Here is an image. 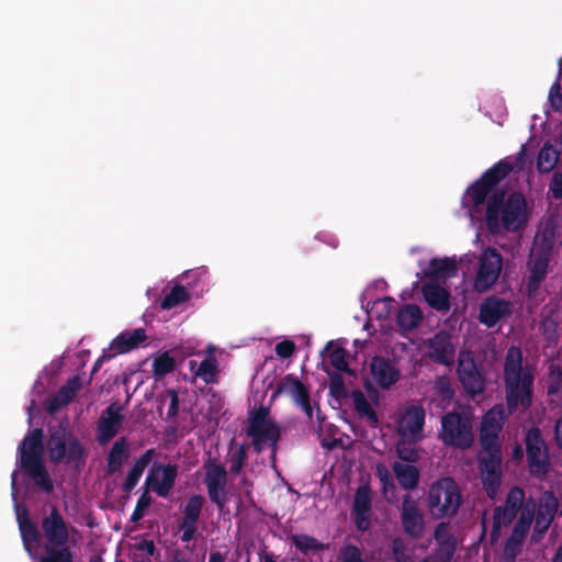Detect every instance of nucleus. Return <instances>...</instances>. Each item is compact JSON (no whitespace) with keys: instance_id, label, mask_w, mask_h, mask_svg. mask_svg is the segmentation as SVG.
<instances>
[{"instance_id":"09e8293b","label":"nucleus","mask_w":562,"mask_h":562,"mask_svg":"<svg viewBox=\"0 0 562 562\" xmlns=\"http://www.w3.org/2000/svg\"><path fill=\"white\" fill-rule=\"evenodd\" d=\"M435 392L445 402H450L454 396V390L446 376H439L435 381Z\"/></svg>"},{"instance_id":"603ef678","label":"nucleus","mask_w":562,"mask_h":562,"mask_svg":"<svg viewBox=\"0 0 562 562\" xmlns=\"http://www.w3.org/2000/svg\"><path fill=\"white\" fill-rule=\"evenodd\" d=\"M300 380L294 376L293 374H286L284 378L280 380V382L277 385V390L273 394V396L278 394H286L292 396V394L295 391V384H299Z\"/></svg>"},{"instance_id":"5fc2aeb1","label":"nucleus","mask_w":562,"mask_h":562,"mask_svg":"<svg viewBox=\"0 0 562 562\" xmlns=\"http://www.w3.org/2000/svg\"><path fill=\"white\" fill-rule=\"evenodd\" d=\"M517 517L513 512L506 509L504 506H496L493 510V520L501 522L508 527Z\"/></svg>"},{"instance_id":"a211bd4d","label":"nucleus","mask_w":562,"mask_h":562,"mask_svg":"<svg viewBox=\"0 0 562 562\" xmlns=\"http://www.w3.org/2000/svg\"><path fill=\"white\" fill-rule=\"evenodd\" d=\"M551 257V247L542 246L531 251L528 262L529 277L527 291L533 295L548 273L549 261Z\"/></svg>"},{"instance_id":"c85d7f7f","label":"nucleus","mask_w":562,"mask_h":562,"mask_svg":"<svg viewBox=\"0 0 562 562\" xmlns=\"http://www.w3.org/2000/svg\"><path fill=\"white\" fill-rule=\"evenodd\" d=\"M429 357L439 364L450 366L453 363L454 347L450 338L445 334H436L429 340Z\"/></svg>"},{"instance_id":"4c0bfd02","label":"nucleus","mask_w":562,"mask_h":562,"mask_svg":"<svg viewBox=\"0 0 562 562\" xmlns=\"http://www.w3.org/2000/svg\"><path fill=\"white\" fill-rule=\"evenodd\" d=\"M479 316H510L509 304L495 296L487 297L481 305Z\"/></svg>"},{"instance_id":"49530a36","label":"nucleus","mask_w":562,"mask_h":562,"mask_svg":"<svg viewBox=\"0 0 562 562\" xmlns=\"http://www.w3.org/2000/svg\"><path fill=\"white\" fill-rule=\"evenodd\" d=\"M330 364L341 372H349L347 351L341 347H336L329 351Z\"/></svg>"},{"instance_id":"a878e982","label":"nucleus","mask_w":562,"mask_h":562,"mask_svg":"<svg viewBox=\"0 0 562 562\" xmlns=\"http://www.w3.org/2000/svg\"><path fill=\"white\" fill-rule=\"evenodd\" d=\"M156 456V450L150 448L146 450L143 454H140L133 463L131 469L128 470L124 481L122 482L121 488L126 495L130 497L132 491L138 484L145 469L150 464L154 457Z\"/></svg>"},{"instance_id":"cd10ccee","label":"nucleus","mask_w":562,"mask_h":562,"mask_svg":"<svg viewBox=\"0 0 562 562\" xmlns=\"http://www.w3.org/2000/svg\"><path fill=\"white\" fill-rule=\"evenodd\" d=\"M425 409L419 405L407 407L400 422V430L414 439H419L425 425Z\"/></svg>"},{"instance_id":"e2e57ef3","label":"nucleus","mask_w":562,"mask_h":562,"mask_svg":"<svg viewBox=\"0 0 562 562\" xmlns=\"http://www.w3.org/2000/svg\"><path fill=\"white\" fill-rule=\"evenodd\" d=\"M549 99L554 109L559 110L562 105L561 86L559 82H554L549 92Z\"/></svg>"},{"instance_id":"423d86ee","label":"nucleus","mask_w":562,"mask_h":562,"mask_svg":"<svg viewBox=\"0 0 562 562\" xmlns=\"http://www.w3.org/2000/svg\"><path fill=\"white\" fill-rule=\"evenodd\" d=\"M462 503L460 488L452 477L446 476L429 487L427 505L434 518L451 517Z\"/></svg>"},{"instance_id":"aec40b11","label":"nucleus","mask_w":562,"mask_h":562,"mask_svg":"<svg viewBox=\"0 0 562 562\" xmlns=\"http://www.w3.org/2000/svg\"><path fill=\"white\" fill-rule=\"evenodd\" d=\"M44 431L42 428H34L23 438L19 445L20 467L44 461L43 445Z\"/></svg>"},{"instance_id":"0eeeda50","label":"nucleus","mask_w":562,"mask_h":562,"mask_svg":"<svg viewBox=\"0 0 562 562\" xmlns=\"http://www.w3.org/2000/svg\"><path fill=\"white\" fill-rule=\"evenodd\" d=\"M440 438L446 446L468 449L474 441L473 416L471 412L452 411L441 418Z\"/></svg>"},{"instance_id":"c03bdc74","label":"nucleus","mask_w":562,"mask_h":562,"mask_svg":"<svg viewBox=\"0 0 562 562\" xmlns=\"http://www.w3.org/2000/svg\"><path fill=\"white\" fill-rule=\"evenodd\" d=\"M247 447L245 445L237 446L231 451L229 456V472L234 475H239L246 461H247Z\"/></svg>"},{"instance_id":"6e6d98bb","label":"nucleus","mask_w":562,"mask_h":562,"mask_svg":"<svg viewBox=\"0 0 562 562\" xmlns=\"http://www.w3.org/2000/svg\"><path fill=\"white\" fill-rule=\"evenodd\" d=\"M165 395L170 400V404L167 411V419H172L179 413L178 391L175 389H168L166 390Z\"/></svg>"},{"instance_id":"a18cd8bd","label":"nucleus","mask_w":562,"mask_h":562,"mask_svg":"<svg viewBox=\"0 0 562 562\" xmlns=\"http://www.w3.org/2000/svg\"><path fill=\"white\" fill-rule=\"evenodd\" d=\"M391 551L394 562H414L413 557L408 552L407 544L400 537L392 540Z\"/></svg>"},{"instance_id":"69168bd1","label":"nucleus","mask_w":562,"mask_h":562,"mask_svg":"<svg viewBox=\"0 0 562 562\" xmlns=\"http://www.w3.org/2000/svg\"><path fill=\"white\" fill-rule=\"evenodd\" d=\"M503 527H505V526L496 520H493V526H492V530H491V535H490V540H491L492 544H495L498 541V539L501 537V529Z\"/></svg>"},{"instance_id":"473e14b6","label":"nucleus","mask_w":562,"mask_h":562,"mask_svg":"<svg viewBox=\"0 0 562 562\" xmlns=\"http://www.w3.org/2000/svg\"><path fill=\"white\" fill-rule=\"evenodd\" d=\"M392 470L398 484L404 490L412 491L417 487L420 479V473L417 467L395 461L392 464Z\"/></svg>"},{"instance_id":"4be33fe9","label":"nucleus","mask_w":562,"mask_h":562,"mask_svg":"<svg viewBox=\"0 0 562 562\" xmlns=\"http://www.w3.org/2000/svg\"><path fill=\"white\" fill-rule=\"evenodd\" d=\"M192 301L193 297L189 292L173 278L162 289L159 307L161 311L183 308L188 307Z\"/></svg>"},{"instance_id":"1a4fd4ad","label":"nucleus","mask_w":562,"mask_h":562,"mask_svg":"<svg viewBox=\"0 0 562 562\" xmlns=\"http://www.w3.org/2000/svg\"><path fill=\"white\" fill-rule=\"evenodd\" d=\"M526 454L531 475L542 477L550 470L548 448L538 427H531L525 437Z\"/></svg>"},{"instance_id":"864d4df0","label":"nucleus","mask_w":562,"mask_h":562,"mask_svg":"<svg viewBox=\"0 0 562 562\" xmlns=\"http://www.w3.org/2000/svg\"><path fill=\"white\" fill-rule=\"evenodd\" d=\"M397 457L405 462L414 463L418 460L417 450L412 447L409 443H398L396 446Z\"/></svg>"},{"instance_id":"f3484780","label":"nucleus","mask_w":562,"mask_h":562,"mask_svg":"<svg viewBox=\"0 0 562 562\" xmlns=\"http://www.w3.org/2000/svg\"><path fill=\"white\" fill-rule=\"evenodd\" d=\"M124 406L120 402L111 403L101 414L97 427V440L99 445H108L120 430L123 422Z\"/></svg>"},{"instance_id":"de8ad7c7","label":"nucleus","mask_w":562,"mask_h":562,"mask_svg":"<svg viewBox=\"0 0 562 562\" xmlns=\"http://www.w3.org/2000/svg\"><path fill=\"white\" fill-rule=\"evenodd\" d=\"M80 387V378L78 375H75L68 379L67 382L63 386H60L58 393H60V397H63L69 404L74 400Z\"/></svg>"},{"instance_id":"2f4dec72","label":"nucleus","mask_w":562,"mask_h":562,"mask_svg":"<svg viewBox=\"0 0 562 562\" xmlns=\"http://www.w3.org/2000/svg\"><path fill=\"white\" fill-rule=\"evenodd\" d=\"M22 470L33 480L34 484L45 492L46 494H50L54 491V481L50 477L44 461L27 464L21 467Z\"/></svg>"},{"instance_id":"dca6fc26","label":"nucleus","mask_w":562,"mask_h":562,"mask_svg":"<svg viewBox=\"0 0 562 562\" xmlns=\"http://www.w3.org/2000/svg\"><path fill=\"white\" fill-rule=\"evenodd\" d=\"M401 521L404 532L412 539L418 540L425 532L424 515L417 501L409 494L403 496L401 505Z\"/></svg>"},{"instance_id":"7ed1b4c3","label":"nucleus","mask_w":562,"mask_h":562,"mask_svg":"<svg viewBox=\"0 0 562 562\" xmlns=\"http://www.w3.org/2000/svg\"><path fill=\"white\" fill-rule=\"evenodd\" d=\"M533 375L522 367V353L520 348L510 347L505 357L504 383L505 398L509 413L519 407L527 411L532 405Z\"/></svg>"},{"instance_id":"8fccbe9b","label":"nucleus","mask_w":562,"mask_h":562,"mask_svg":"<svg viewBox=\"0 0 562 562\" xmlns=\"http://www.w3.org/2000/svg\"><path fill=\"white\" fill-rule=\"evenodd\" d=\"M338 562H364L361 550L355 544H346L340 549Z\"/></svg>"},{"instance_id":"5701e85b","label":"nucleus","mask_w":562,"mask_h":562,"mask_svg":"<svg viewBox=\"0 0 562 562\" xmlns=\"http://www.w3.org/2000/svg\"><path fill=\"white\" fill-rule=\"evenodd\" d=\"M372 507L371 490L369 485H360L355 494L352 515L356 527L366 531L370 526V512Z\"/></svg>"},{"instance_id":"72a5a7b5","label":"nucleus","mask_w":562,"mask_h":562,"mask_svg":"<svg viewBox=\"0 0 562 562\" xmlns=\"http://www.w3.org/2000/svg\"><path fill=\"white\" fill-rule=\"evenodd\" d=\"M146 333L142 328L120 334L111 344V347L119 353H124L145 341Z\"/></svg>"},{"instance_id":"9b49d317","label":"nucleus","mask_w":562,"mask_h":562,"mask_svg":"<svg viewBox=\"0 0 562 562\" xmlns=\"http://www.w3.org/2000/svg\"><path fill=\"white\" fill-rule=\"evenodd\" d=\"M535 516V506L529 503L524 512L519 515L512 532L503 547L502 559L505 562H515L521 553L526 537L530 530Z\"/></svg>"},{"instance_id":"e433bc0d","label":"nucleus","mask_w":562,"mask_h":562,"mask_svg":"<svg viewBox=\"0 0 562 562\" xmlns=\"http://www.w3.org/2000/svg\"><path fill=\"white\" fill-rule=\"evenodd\" d=\"M352 401L356 412L360 417H367L372 427L378 426L379 418L376 412L368 402L366 395L360 390L352 392Z\"/></svg>"},{"instance_id":"f8f14e48","label":"nucleus","mask_w":562,"mask_h":562,"mask_svg":"<svg viewBox=\"0 0 562 562\" xmlns=\"http://www.w3.org/2000/svg\"><path fill=\"white\" fill-rule=\"evenodd\" d=\"M503 267L501 254L492 247L482 251L480 266L474 280V288L479 292H485L497 281Z\"/></svg>"},{"instance_id":"0e129e2a","label":"nucleus","mask_w":562,"mask_h":562,"mask_svg":"<svg viewBox=\"0 0 562 562\" xmlns=\"http://www.w3.org/2000/svg\"><path fill=\"white\" fill-rule=\"evenodd\" d=\"M561 385H562V372L560 370H558L557 375L553 376L551 379V381L549 382L548 394L552 395V394L558 393V391L560 390Z\"/></svg>"},{"instance_id":"052dcab7","label":"nucleus","mask_w":562,"mask_h":562,"mask_svg":"<svg viewBox=\"0 0 562 562\" xmlns=\"http://www.w3.org/2000/svg\"><path fill=\"white\" fill-rule=\"evenodd\" d=\"M179 529L182 531L181 541L190 542L196 532V524L179 522Z\"/></svg>"},{"instance_id":"c9c22d12","label":"nucleus","mask_w":562,"mask_h":562,"mask_svg":"<svg viewBox=\"0 0 562 562\" xmlns=\"http://www.w3.org/2000/svg\"><path fill=\"white\" fill-rule=\"evenodd\" d=\"M525 491L519 486H513L506 494L505 504L503 505L506 509L513 512L515 515H519L524 509L531 503L536 507L533 498H529L525 502Z\"/></svg>"},{"instance_id":"c756f323","label":"nucleus","mask_w":562,"mask_h":562,"mask_svg":"<svg viewBox=\"0 0 562 562\" xmlns=\"http://www.w3.org/2000/svg\"><path fill=\"white\" fill-rule=\"evenodd\" d=\"M130 458V442L126 437L114 441L106 457V472L114 474L119 472Z\"/></svg>"},{"instance_id":"f257e3e1","label":"nucleus","mask_w":562,"mask_h":562,"mask_svg":"<svg viewBox=\"0 0 562 562\" xmlns=\"http://www.w3.org/2000/svg\"><path fill=\"white\" fill-rule=\"evenodd\" d=\"M514 170V165L502 159L488 168L475 180L463 195V205L469 209L471 216L481 212L487 201L485 211L486 227L492 234L501 231L516 232L526 223V199L520 192H512L506 198V191L495 189Z\"/></svg>"},{"instance_id":"4d7b16f0","label":"nucleus","mask_w":562,"mask_h":562,"mask_svg":"<svg viewBox=\"0 0 562 562\" xmlns=\"http://www.w3.org/2000/svg\"><path fill=\"white\" fill-rule=\"evenodd\" d=\"M68 405V403L60 397V393H56L46 401L45 408L49 414H55L60 411L64 406Z\"/></svg>"},{"instance_id":"774afa93","label":"nucleus","mask_w":562,"mask_h":562,"mask_svg":"<svg viewBox=\"0 0 562 562\" xmlns=\"http://www.w3.org/2000/svg\"><path fill=\"white\" fill-rule=\"evenodd\" d=\"M554 439L557 446L562 448V417L559 418L554 425Z\"/></svg>"},{"instance_id":"393cba45","label":"nucleus","mask_w":562,"mask_h":562,"mask_svg":"<svg viewBox=\"0 0 562 562\" xmlns=\"http://www.w3.org/2000/svg\"><path fill=\"white\" fill-rule=\"evenodd\" d=\"M458 267L456 260L450 258H432L429 260L428 267L417 273V278H428L431 282L439 280H448L457 276Z\"/></svg>"},{"instance_id":"20e7f679","label":"nucleus","mask_w":562,"mask_h":562,"mask_svg":"<svg viewBox=\"0 0 562 562\" xmlns=\"http://www.w3.org/2000/svg\"><path fill=\"white\" fill-rule=\"evenodd\" d=\"M46 449L52 463H65L77 472L82 470L88 457L82 442L72 434L68 424L64 423L49 428Z\"/></svg>"},{"instance_id":"9d476101","label":"nucleus","mask_w":562,"mask_h":562,"mask_svg":"<svg viewBox=\"0 0 562 562\" xmlns=\"http://www.w3.org/2000/svg\"><path fill=\"white\" fill-rule=\"evenodd\" d=\"M204 484L206 486L210 501L216 505L220 512H224L228 503L227 471L225 467L218 463L215 459L209 460L204 464Z\"/></svg>"},{"instance_id":"ddd939ff","label":"nucleus","mask_w":562,"mask_h":562,"mask_svg":"<svg viewBox=\"0 0 562 562\" xmlns=\"http://www.w3.org/2000/svg\"><path fill=\"white\" fill-rule=\"evenodd\" d=\"M457 373L464 392L471 398L483 394L485 390V376L477 368L474 358L470 353L459 357Z\"/></svg>"},{"instance_id":"58836bf2","label":"nucleus","mask_w":562,"mask_h":562,"mask_svg":"<svg viewBox=\"0 0 562 562\" xmlns=\"http://www.w3.org/2000/svg\"><path fill=\"white\" fill-rule=\"evenodd\" d=\"M289 539L295 549L304 554L318 552L325 548V546L316 538L304 533L292 535Z\"/></svg>"},{"instance_id":"13d9d810","label":"nucleus","mask_w":562,"mask_h":562,"mask_svg":"<svg viewBox=\"0 0 562 562\" xmlns=\"http://www.w3.org/2000/svg\"><path fill=\"white\" fill-rule=\"evenodd\" d=\"M276 353L282 359L290 358L295 351V345L292 340H283L276 345Z\"/></svg>"},{"instance_id":"3c124183","label":"nucleus","mask_w":562,"mask_h":562,"mask_svg":"<svg viewBox=\"0 0 562 562\" xmlns=\"http://www.w3.org/2000/svg\"><path fill=\"white\" fill-rule=\"evenodd\" d=\"M329 393L337 400L347 397L348 393L345 386L344 378L339 373L330 376Z\"/></svg>"},{"instance_id":"f03ea898","label":"nucleus","mask_w":562,"mask_h":562,"mask_svg":"<svg viewBox=\"0 0 562 562\" xmlns=\"http://www.w3.org/2000/svg\"><path fill=\"white\" fill-rule=\"evenodd\" d=\"M16 520L26 551H31L32 546L38 544L42 539L46 541L45 555L38 562H74L75 553L67 546L68 525L57 506L50 507L49 513L42 518L40 527L32 521L26 508L16 510Z\"/></svg>"},{"instance_id":"680f3d73","label":"nucleus","mask_w":562,"mask_h":562,"mask_svg":"<svg viewBox=\"0 0 562 562\" xmlns=\"http://www.w3.org/2000/svg\"><path fill=\"white\" fill-rule=\"evenodd\" d=\"M291 397L299 405L302 402H307V400H310V392L307 387L300 381L299 384H295V391Z\"/></svg>"},{"instance_id":"bb28decb","label":"nucleus","mask_w":562,"mask_h":562,"mask_svg":"<svg viewBox=\"0 0 562 562\" xmlns=\"http://www.w3.org/2000/svg\"><path fill=\"white\" fill-rule=\"evenodd\" d=\"M422 294L425 302L439 313L450 310V292L436 282H426L422 285Z\"/></svg>"},{"instance_id":"bf43d9fd","label":"nucleus","mask_w":562,"mask_h":562,"mask_svg":"<svg viewBox=\"0 0 562 562\" xmlns=\"http://www.w3.org/2000/svg\"><path fill=\"white\" fill-rule=\"evenodd\" d=\"M549 190L554 200L562 199V175L555 173L550 182Z\"/></svg>"},{"instance_id":"37998d69","label":"nucleus","mask_w":562,"mask_h":562,"mask_svg":"<svg viewBox=\"0 0 562 562\" xmlns=\"http://www.w3.org/2000/svg\"><path fill=\"white\" fill-rule=\"evenodd\" d=\"M176 368V360L169 352H162L153 362V373L156 376H164L172 372Z\"/></svg>"},{"instance_id":"39448f33","label":"nucleus","mask_w":562,"mask_h":562,"mask_svg":"<svg viewBox=\"0 0 562 562\" xmlns=\"http://www.w3.org/2000/svg\"><path fill=\"white\" fill-rule=\"evenodd\" d=\"M246 434L251 438V446L256 453H261L268 447L271 449V459H276L281 427L270 417L268 407L260 406L249 412Z\"/></svg>"},{"instance_id":"6ab92c4d","label":"nucleus","mask_w":562,"mask_h":562,"mask_svg":"<svg viewBox=\"0 0 562 562\" xmlns=\"http://www.w3.org/2000/svg\"><path fill=\"white\" fill-rule=\"evenodd\" d=\"M177 281L189 292L193 300H199L210 290V273L204 266L183 271Z\"/></svg>"},{"instance_id":"f704fd0d","label":"nucleus","mask_w":562,"mask_h":562,"mask_svg":"<svg viewBox=\"0 0 562 562\" xmlns=\"http://www.w3.org/2000/svg\"><path fill=\"white\" fill-rule=\"evenodd\" d=\"M487 417L484 418L483 428L480 435L481 451L479 454H502V447L498 438L499 427L493 430L487 429Z\"/></svg>"},{"instance_id":"338daca9","label":"nucleus","mask_w":562,"mask_h":562,"mask_svg":"<svg viewBox=\"0 0 562 562\" xmlns=\"http://www.w3.org/2000/svg\"><path fill=\"white\" fill-rule=\"evenodd\" d=\"M401 326H407L408 328H417L420 326L424 318H396Z\"/></svg>"},{"instance_id":"ea45409f","label":"nucleus","mask_w":562,"mask_h":562,"mask_svg":"<svg viewBox=\"0 0 562 562\" xmlns=\"http://www.w3.org/2000/svg\"><path fill=\"white\" fill-rule=\"evenodd\" d=\"M559 159V153L553 148L552 145L546 144L539 151L537 158V168L541 173H548L557 165Z\"/></svg>"},{"instance_id":"412c9836","label":"nucleus","mask_w":562,"mask_h":562,"mask_svg":"<svg viewBox=\"0 0 562 562\" xmlns=\"http://www.w3.org/2000/svg\"><path fill=\"white\" fill-rule=\"evenodd\" d=\"M370 371L375 383L383 390H389L400 380V369L394 361L382 356H374L370 362Z\"/></svg>"},{"instance_id":"2eb2a0df","label":"nucleus","mask_w":562,"mask_h":562,"mask_svg":"<svg viewBox=\"0 0 562 562\" xmlns=\"http://www.w3.org/2000/svg\"><path fill=\"white\" fill-rule=\"evenodd\" d=\"M477 467L486 495L494 499L502 482V454H479Z\"/></svg>"},{"instance_id":"b1692460","label":"nucleus","mask_w":562,"mask_h":562,"mask_svg":"<svg viewBox=\"0 0 562 562\" xmlns=\"http://www.w3.org/2000/svg\"><path fill=\"white\" fill-rule=\"evenodd\" d=\"M165 484H157L151 475L146 476L145 483L142 487V494L139 495L135 508L131 516V521L137 522L145 516V512L153 503V497L150 496V492H155L157 495H165L167 493L168 486L166 482Z\"/></svg>"},{"instance_id":"a19ab883","label":"nucleus","mask_w":562,"mask_h":562,"mask_svg":"<svg viewBox=\"0 0 562 562\" xmlns=\"http://www.w3.org/2000/svg\"><path fill=\"white\" fill-rule=\"evenodd\" d=\"M204 502L205 499L202 495H192L184 506L180 522L198 524Z\"/></svg>"},{"instance_id":"7c9ffc66","label":"nucleus","mask_w":562,"mask_h":562,"mask_svg":"<svg viewBox=\"0 0 562 562\" xmlns=\"http://www.w3.org/2000/svg\"><path fill=\"white\" fill-rule=\"evenodd\" d=\"M149 475L153 476L158 485L165 484L164 482L167 483V493L165 495H158L159 497L166 498L176 484V480L178 477V467L176 464H164L155 461L147 473V476Z\"/></svg>"},{"instance_id":"4468645a","label":"nucleus","mask_w":562,"mask_h":562,"mask_svg":"<svg viewBox=\"0 0 562 562\" xmlns=\"http://www.w3.org/2000/svg\"><path fill=\"white\" fill-rule=\"evenodd\" d=\"M558 509L559 501L554 493L551 491L543 492L539 497L538 507L535 508V525L531 535L533 542L542 539L554 520Z\"/></svg>"},{"instance_id":"79ce46f5","label":"nucleus","mask_w":562,"mask_h":562,"mask_svg":"<svg viewBox=\"0 0 562 562\" xmlns=\"http://www.w3.org/2000/svg\"><path fill=\"white\" fill-rule=\"evenodd\" d=\"M218 373L217 360L213 356H209L199 364L195 375L201 378L205 383H213Z\"/></svg>"},{"instance_id":"6e6552de","label":"nucleus","mask_w":562,"mask_h":562,"mask_svg":"<svg viewBox=\"0 0 562 562\" xmlns=\"http://www.w3.org/2000/svg\"><path fill=\"white\" fill-rule=\"evenodd\" d=\"M370 290H366L361 296V307L367 316H424L417 304H404L402 306L391 296L368 300Z\"/></svg>"}]
</instances>
